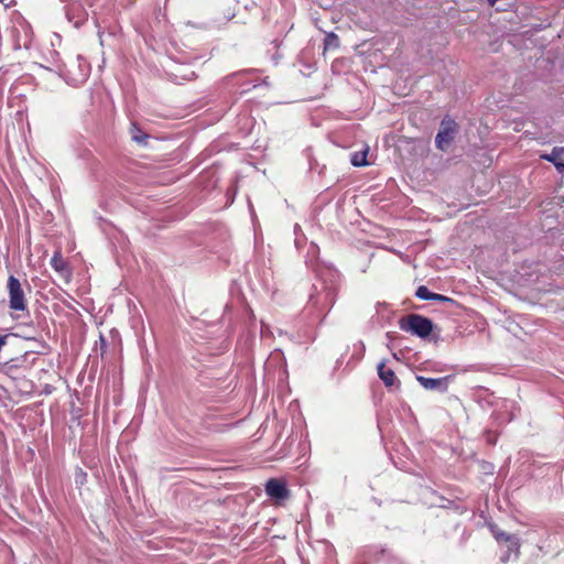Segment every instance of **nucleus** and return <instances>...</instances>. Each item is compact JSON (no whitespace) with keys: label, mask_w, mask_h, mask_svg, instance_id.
<instances>
[{"label":"nucleus","mask_w":564,"mask_h":564,"mask_svg":"<svg viewBox=\"0 0 564 564\" xmlns=\"http://www.w3.org/2000/svg\"><path fill=\"white\" fill-rule=\"evenodd\" d=\"M51 265L55 271L59 272L61 274H64L67 271L66 262L64 261L62 253L59 251H56L52 257Z\"/></svg>","instance_id":"9"},{"label":"nucleus","mask_w":564,"mask_h":564,"mask_svg":"<svg viewBox=\"0 0 564 564\" xmlns=\"http://www.w3.org/2000/svg\"><path fill=\"white\" fill-rule=\"evenodd\" d=\"M265 492L268 496L275 499H284L289 495L285 484L275 478L268 480Z\"/></svg>","instance_id":"4"},{"label":"nucleus","mask_w":564,"mask_h":564,"mask_svg":"<svg viewBox=\"0 0 564 564\" xmlns=\"http://www.w3.org/2000/svg\"><path fill=\"white\" fill-rule=\"evenodd\" d=\"M417 381L421 383L422 387L429 390H436L445 387L444 379H434V378H425L422 376L417 377Z\"/></svg>","instance_id":"8"},{"label":"nucleus","mask_w":564,"mask_h":564,"mask_svg":"<svg viewBox=\"0 0 564 564\" xmlns=\"http://www.w3.org/2000/svg\"><path fill=\"white\" fill-rule=\"evenodd\" d=\"M434 296L432 300L434 301H441V302H449L452 301L449 297L445 296V295H442V294H436L434 293Z\"/></svg>","instance_id":"14"},{"label":"nucleus","mask_w":564,"mask_h":564,"mask_svg":"<svg viewBox=\"0 0 564 564\" xmlns=\"http://www.w3.org/2000/svg\"><path fill=\"white\" fill-rule=\"evenodd\" d=\"M9 307L14 312H24L28 308L25 292L19 279L10 275L7 281Z\"/></svg>","instance_id":"1"},{"label":"nucleus","mask_w":564,"mask_h":564,"mask_svg":"<svg viewBox=\"0 0 564 564\" xmlns=\"http://www.w3.org/2000/svg\"><path fill=\"white\" fill-rule=\"evenodd\" d=\"M7 338H8V336H6V335H3V336H2V335H0V350H1V349H2V347L6 345V343H7Z\"/></svg>","instance_id":"15"},{"label":"nucleus","mask_w":564,"mask_h":564,"mask_svg":"<svg viewBox=\"0 0 564 564\" xmlns=\"http://www.w3.org/2000/svg\"><path fill=\"white\" fill-rule=\"evenodd\" d=\"M496 2H497V0H488V3H489L490 6H494Z\"/></svg>","instance_id":"17"},{"label":"nucleus","mask_w":564,"mask_h":564,"mask_svg":"<svg viewBox=\"0 0 564 564\" xmlns=\"http://www.w3.org/2000/svg\"><path fill=\"white\" fill-rule=\"evenodd\" d=\"M416 296L421 300H432L434 296V293L431 292L426 286L422 285L416 290Z\"/></svg>","instance_id":"13"},{"label":"nucleus","mask_w":564,"mask_h":564,"mask_svg":"<svg viewBox=\"0 0 564 564\" xmlns=\"http://www.w3.org/2000/svg\"><path fill=\"white\" fill-rule=\"evenodd\" d=\"M400 327L404 332L412 333L419 337H427L433 330L432 322L421 315L412 314L401 321Z\"/></svg>","instance_id":"2"},{"label":"nucleus","mask_w":564,"mask_h":564,"mask_svg":"<svg viewBox=\"0 0 564 564\" xmlns=\"http://www.w3.org/2000/svg\"><path fill=\"white\" fill-rule=\"evenodd\" d=\"M494 532V535L496 538L497 541H506V542H509V547L510 550H516L518 551L519 547H520V542H519V539L514 535H510L503 531H500V530H497V531H492Z\"/></svg>","instance_id":"6"},{"label":"nucleus","mask_w":564,"mask_h":564,"mask_svg":"<svg viewBox=\"0 0 564 564\" xmlns=\"http://www.w3.org/2000/svg\"><path fill=\"white\" fill-rule=\"evenodd\" d=\"M496 2H497V0H488V3H489L490 6H494Z\"/></svg>","instance_id":"16"},{"label":"nucleus","mask_w":564,"mask_h":564,"mask_svg":"<svg viewBox=\"0 0 564 564\" xmlns=\"http://www.w3.org/2000/svg\"><path fill=\"white\" fill-rule=\"evenodd\" d=\"M563 148H554L550 154H542L541 159L552 162L558 170L564 169V162H561V155L563 154Z\"/></svg>","instance_id":"7"},{"label":"nucleus","mask_w":564,"mask_h":564,"mask_svg":"<svg viewBox=\"0 0 564 564\" xmlns=\"http://www.w3.org/2000/svg\"><path fill=\"white\" fill-rule=\"evenodd\" d=\"M324 45H325V50L338 47L339 46L338 36L334 33L327 34L325 37Z\"/></svg>","instance_id":"12"},{"label":"nucleus","mask_w":564,"mask_h":564,"mask_svg":"<svg viewBox=\"0 0 564 564\" xmlns=\"http://www.w3.org/2000/svg\"><path fill=\"white\" fill-rule=\"evenodd\" d=\"M378 375H379V378L386 384V387L392 388V387L399 386V380H398L394 371L390 368H387L384 362L379 364Z\"/></svg>","instance_id":"5"},{"label":"nucleus","mask_w":564,"mask_h":564,"mask_svg":"<svg viewBox=\"0 0 564 564\" xmlns=\"http://www.w3.org/2000/svg\"><path fill=\"white\" fill-rule=\"evenodd\" d=\"M130 132L132 140L137 143H143L148 138V135L142 132L135 124H132Z\"/></svg>","instance_id":"11"},{"label":"nucleus","mask_w":564,"mask_h":564,"mask_svg":"<svg viewBox=\"0 0 564 564\" xmlns=\"http://www.w3.org/2000/svg\"><path fill=\"white\" fill-rule=\"evenodd\" d=\"M367 155H368V148L362 150V151H358V152H355L351 154V164L354 166H366L368 165V161H367Z\"/></svg>","instance_id":"10"},{"label":"nucleus","mask_w":564,"mask_h":564,"mask_svg":"<svg viewBox=\"0 0 564 564\" xmlns=\"http://www.w3.org/2000/svg\"><path fill=\"white\" fill-rule=\"evenodd\" d=\"M456 132V123L452 120L442 121L441 129L436 135L435 142L436 147L441 150H445L452 140L454 139Z\"/></svg>","instance_id":"3"}]
</instances>
